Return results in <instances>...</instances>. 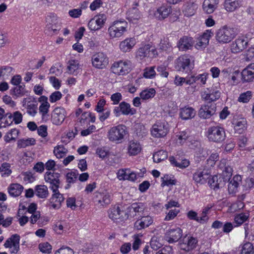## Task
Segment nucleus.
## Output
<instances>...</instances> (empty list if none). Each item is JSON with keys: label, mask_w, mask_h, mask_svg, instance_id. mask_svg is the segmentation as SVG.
<instances>
[{"label": "nucleus", "mask_w": 254, "mask_h": 254, "mask_svg": "<svg viewBox=\"0 0 254 254\" xmlns=\"http://www.w3.org/2000/svg\"><path fill=\"white\" fill-rule=\"evenodd\" d=\"M221 93L216 86H212L204 89L201 93L202 100L208 102H214L220 97Z\"/></svg>", "instance_id": "obj_8"}, {"label": "nucleus", "mask_w": 254, "mask_h": 254, "mask_svg": "<svg viewBox=\"0 0 254 254\" xmlns=\"http://www.w3.org/2000/svg\"><path fill=\"white\" fill-rule=\"evenodd\" d=\"M131 66L130 61H120L115 62L111 66L112 71L117 75H125L130 70Z\"/></svg>", "instance_id": "obj_7"}, {"label": "nucleus", "mask_w": 254, "mask_h": 254, "mask_svg": "<svg viewBox=\"0 0 254 254\" xmlns=\"http://www.w3.org/2000/svg\"><path fill=\"white\" fill-rule=\"evenodd\" d=\"M197 242L196 238L186 235L180 241V248L184 251L189 252L196 247Z\"/></svg>", "instance_id": "obj_14"}, {"label": "nucleus", "mask_w": 254, "mask_h": 254, "mask_svg": "<svg viewBox=\"0 0 254 254\" xmlns=\"http://www.w3.org/2000/svg\"><path fill=\"white\" fill-rule=\"evenodd\" d=\"M169 131L168 124L165 122H157L153 125L151 133L152 136L161 138L165 136Z\"/></svg>", "instance_id": "obj_9"}, {"label": "nucleus", "mask_w": 254, "mask_h": 254, "mask_svg": "<svg viewBox=\"0 0 254 254\" xmlns=\"http://www.w3.org/2000/svg\"><path fill=\"white\" fill-rule=\"evenodd\" d=\"M155 93V90L153 88H149L142 91L139 95L141 99L145 100L153 98Z\"/></svg>", "instance_id": "obj_48"}, {"label": "nucleus", "mask_w": 254, "mask_h": 254, "mask_svg": "<svg viewBox=\"0 0 254 254\" xmlns=\"http://www.w3.org/2000/svg\"><path fill=\"white\" fill-rule=\"evenodd\" d=\"M43 218L41 217L40 213L39 211H37L33 214H32L31 216L30 217V223L31 224H35L36 222L40 225L42 223Z\"/></svg>", "instance_id": "obj_59"}, {"label": "nucleus", "mask_w": 254, "mask_h": 254, "mask_svg": "<svg viewBox=\"0 0 254 254\" xmlns=\"http://www.w3.org/2000/svg\"><path fill=\"white\" fill-rule=\"evenodd\" d=\"M67 151L63 145H58L55 147L54 153L58 158H62L66 155Z\"/></svg>", "instance_id": "obj_51"}, {"label": "nucleus", "mask_w": 254, "mask_h": 254, "mask_svg": "<svg viewBox=\"0 0 254 254\" xmlns=\"http://www.w3.org/2000/svg\"><path fill=\"white\" fill-rule=\"evenodd\" d=\"M13 95L15 96L16 97H22L26 95L28 92L25 88V86L20 85L15 87L12 90Z\"/></svg>", "instance_id": "obj_46"}, {"label": "nucleus", "mask_w": 254, "mask_h": 254, "mask_svg": "<svg viewBox=\"0 0 254 254\" xmlns=\"http://www.w3.org/2000/svg\"><path fill=\"white\" fill-rule=\"evenodd\" d=\"M182 230L180 228L171 229L166 232L165 239L169 243L176 242L182 237Z\"/></svg>", "instance_id": "obj_17"}, {"label": "nucleus", "mask_w": 254, "mask_h": 254, "mask_svg": "<svg viewBox=\"0 0 254 254\" xmlns=\"http://www.w3.org/2000/svg\"><path fill=\"white\" fill-rule=\"evenodd\" d=\"M36 195L41 198H45L49 195L48 188L45 185H37L35 188Z\"/></svg>", "instance_id": "obj_40"}, {"label": "nucleus", "mask_w": 254, "mask_h": 254, "mask_svg": "<svg viewBox=\"0 0 254 254\" xmlns=\"http://www.w3.org/2000/svg\"><path fill=\"white\" fill-rule=\"evenodd\" d=\"M127 23L125 20H117L112 23L108 28V33L111 39L121 37L127 31Z\"/></svg>", "instance_id": "obj_2"}, {"label": "nucleus", "mask_w": 254, "mask_h": 254, "mask_svg": "<svg viewBox=\"0 0 254 254\" xmlns=\"http://www.w3.org/2000/svg\"><path fill=\"white\" fill-rule=\"evenodd\" d=\"M39 249L43 253L50 254L52 252V247L48 242H44L39 245Z\"/></svg>", "instance_id": "obj_58"}, {"label": "nucleus", "mask_w": 254, "mask_h": 254, "mask_svg": "<svg viewBox=\"0 0 254 254\" xmlns=\"http://www.w3.org/2000/svg\"><path fill=\"white\" fill-rule=\"evenodd\" d=\"M241 74L244 81H252L254 78V64L249 65L243 70Z\"/></svg>", "instance_id": "obj_29"}, {"label": "nucleus", "mask_w": 254, "mask_h": 254, "mask_svg": "<svg viewBox=\"0 0 254 254\" xmlns=\"http://www.w3.org/2000/svg\"><path fill=\"white\" fill-rule=\"evenodd\" d=\"M236 36L233 28L224 26L220 28L216 34V39L220 43H228L230 42Z\"/></svg>", "instance_id": "obj_4"}, {"label": "nucleus", "mask_w": 254, "mask_h": 254, "mask_svg": "<svg viewBox=\"0 0 254 254\" xmlns=\"http://www.w3.org/2000/svg\"><path fill=\"white\" fill-rule=\"evenodd\" d=\"M10 165L8 163H3L0 167V173L2 177L9 176L11 173L10 169Z\"/></svg>", "instance_id": "obj_56"}, {"label": "nucleus", "mask_w": 254, "mask_h": 254, "mask_svg": "<svg viewBox=\"0 0 254 254\" xmlns=\"http://www.w3.org/2000/svg\"><path fill=\"white\" fill-rule=\"evenodd\" d=\"M121 113L124 115H132L135 113L136 110L131 108L129 104L126 102H121L119 106Z\"/></svg>", "instance_id": "obj_39"}, {"label": "nucleus", "mask_w": 254, "mask_h": 254, "mask_svg": "<svg viewBox=\"0 0 254 254\" xmlns=\"http://www.w3.org/2000/svg\"><path fill=\"white\" fill-rule=\"evenodd\" d=\"M159 47V49L162 51H166L170 50L172 46L169 43L168 39H164L161 40Z\"/></svg>", "instance_id": "obj_62"}, {"label": "nucleus", "mask_w": 254, "mask_h": 254, "mask_svg": "<svg viewBox=\"0 0 254 254\" xmlns=\"http://www.w3.org/2000/svg\"><path fill=\"white\" fill-rule=\"evenodd\" d=\"M136 43V40L134 37L127 38L120 43L119 49L123 53L129 52Z\"/></svg>", "instance_id": "obj_23"}, {"label": "nucleus", "mask_w": 254, "mask_h": 254, "mask_svg": "<svg viewBox=\"0 0 254 254\" xmlns=\"http://www.w3.org/2000/svg\"><path fill=\"white\" fill-rule=\"evenodd\" d=\"M6 117L9 119V121H6L8 125H11L13 122H14L15 124H19L22 121V115L19 111L14 112L13 115L11 113H6Z\"/></svg>", "instance_id": "obj_37"}, {"label": "nucleus", "mask_w": 254, "mask_h": 254, "mask_svg": "<svg viewBox=\"0 0 254 254\" xmlns=\"http://www.w3.org/2000/svg\"><path fill=\"white\" fill-rule=\"evenodd\" d=\"M218 154L215 152H213L211 154L210 157L207 160V163L209 166L212 167L215 165V162L218 160Z\"/></svg>", "instance_id": "obj_63"}, {"label": "nucleus", "mask_w": 254, "mask_h": 254, "mask_svg": "<svg viewBox=\"0 0 254 254\" xmlns=\"http://www.w3.org/2000/svg\"><path fill=\"white\" fill-rule=\"evenodd\" d=\"M59 188L52 190L53 194L50 199L49 206L53 209H59L62 203L64 202V198L63 195L58 190Z\"/></svg>", "instance_id": "obj_13"}, {"label": "nucleus", "mask_w": 254, "mask_h": 254, "mask_svg": "<svg viewBox=\"0 0 254 254\" xmlns=\"http://www.w3.org/2000/svg\"><path fill=\"white\" fill-rule=\"evenodd\" d=\"M19 240L20 236L18 235H13L5 241L4 246L9 248L10 253L16 254L19 250Z\"/></svg>", "instance_id": "obj_16"}, {"label": "nucleus", "mask_w": 254, "mask_h": 254, "mask_svg": "<svg viewBox=\"0 0 254 254\" xmlns=\"http://www.w3.org/2000/svg\"><path fill=\"white\" fill-rule=\"evenodd\" d=\"M153 222V219L151 216H142L135 222L134 228L136 230H141L149 226Z\"/></svg>", "instance_id": "obj_24"}, {"label": "nucleus", "mask_w": 254, "mask_h": 254, "mask_svg": "<svg viewBox=\"0 0 254 254\" xmlns=\"http://www.w3.org/2000/svg\"><path fill=\"white\" fill-rule=\"evenodd\" d=\"M128 134L127 127L120 124L111 127L107 132V138L111 142L117 144L122 143Z\"/></svg>", "instance_id": "obj_1"}, {"label": "nucleus", "mask_w": 254, "mask_h": 254, "mask_svg": "<svg viewBox=\"0 0 254 254\" xmlns=\"http://www.w3.org/2000/svg\"><path fill=\"white\" fill-rule=\"evenodd\" d=\"M241 182V176H235L230 181L228 185V190L229 193H235L237 191L238 186H239Z\"/></svg>", "instance_id": "obj_33"}, {"label": "nucleus", "mask_w": 254, "mask_h": 254, "mask_svg": "<svg viewBox=\"0 0 254 254\" xmlns=\"http://www.w3.org/2000/svg\"><path fill=\"white\" fill-rule=\"evenodd\" d=\"M169 161L172 165L181 169L188 167L190 164V161L186 159L182 160L181 162H178L173 156L169 157Z\"/></svg>", "instance_id": "obj_45"}, {"label": "nucleus", "mask_w": 254, "mask_h": 254, "mask_svg": "<svg viewBox=\"0 0 254 254\" xmlns=\"http://www.w3.org/2000/svg\"><path fill=\"white\" fill-rule=\"evenodd\" d=\"M79 68V63L76 60H69L67 64V69L69 74H74Z\"/></svg>", "instance_id": "obj_50"}, {"label": "nucleus", "mask_w": 254, "mask_h": 254, "mask_svg": "<svg viewBox=\"0 0 254 254\" xmlns=\"http://www.w3.org/2000/svg\"><path fill=\"white\" fill-rule=\"evenodd\" d=\"M13 68L8 66H2L0 68V78L2 77L3 79H7L10 76L13 74Z\"/></svg>", "instance_id": "obj_49"}, {"label": "nucleus", "mask_w": 254, "mask_h": 254, "mask_svg": "<svg viewBox=\"0 0 254 254\" xmlns=\"http://www.w3.org/2000/svg\"><path fill=\"white\" fill-rule=\"evenodd\" d=\"M194 44V41L192 37L183 36L178 42L177 47L181 51H186L192 49Z\"/></svg>", "instance_id": "obj_20"}, {"label": "nucleus", "mask_w": 254, "mask_h": 254, "mask_svg": "<svg viewBox=\"0 0 254 254\" xmlns=\"http://www.w3.org/2000/svg\"><path fill=\"white\" fill-rule=\"evenodd\" d=\"M226 164L227 161L225 159H222L218 166L222 170L223 173H225L227 174V177H230L232 175V169L229 166H227Z\"/></svg>", "instance_id": "obj_53"}, {"label": "nucleus", "mask_w": 254, "mask_h": 254, "mask_svg": "<svg viewBox=\"0 0 254 254\" xmlns=\"http://www.w3.org/2000/svg\"><path fill=\"white\" fill-rule=\"evenodd\" d=\"M241 0H225V8L227 11L232 12L239 7Z\"/></svg>", "instance_id": "obj_41"}, {"label": "nucleus", "mask_w": 254, "mask_h": 254, "mask_svg": "<svg viewBox=\"0 0 254 254\" xmlns=\"http://www.w3.org/2000/svg\"><path fill=\"white\" fill-rule=\"evenodd\" d=\"M213 33L210 30H206L201 35L197 38L195 48L201 50L204 49L208 45L209 39L212 36Z\"/></svg>", "instance_id": "obj_15"}, {"label": "nucleus", "mask_w": 254, "mask_h": 254, "mask_svg": "<svg viewBox=\"0 0 254 254\" xmlns=\"http://www.w3.org/2000/svg\"><path fill=\"white\" fill-rule=\"evenodd\" d=\"M66 116V113L64 109L57 107L51 113V121L54 125L60 126L64 122Z\"/></svg>", "instance_id": "obj_11"}, {"label": "nucleus", "mask_w": 254, "mask_h": 254, "mask_svg": "<svg viewBox=\"0 0 254 254\" xmlns=\"http://www.w3.org/2000/svg\"><path fill=\"white\" fill-rule=\"evenodd\" d=\"M109 62V58L106 54L103 52H96L92 55L91 64L95 68L104 69L108 65Z\"/></svg>", "instance_id": "obj_5"}, {"label": "nucleus", "mask_w": 254, "mask_h": 254, "mask_svg": "<svg viewBox=\"0 0 254 254\" xmlns=\"http://www.w3.org/2000/svg\"><path fill=\"white\" fill-rule=\"evenodd\" d=\"M36 143V140L33 138H22L18 140L17 144L19 148H25Z\"/></svg>", "instance_id": "obj_43"}, {"label": "nucleus", "mask_w": 254, "mask_h": 254, "mask_svg": "<svg viewBox=\"0 0 254 254\" xmlns=\"http://www.w3.org/2000/svg\"><path fill=\"white\" fill-rule=\"evenodd\" d=\"M224 180L222 177L218 176H213L208 178V184L213 190L218 189L222 187L224 184Z\"/></svg>", "instance_id": "obj_32"}, {"label": "nucleus", "mask_w": 254, "mask_h": 254, "mask_svg": "<svg viewBox=\"0 0 254 254\" xmlns=\"http://www.w3.org/2000/svg\"><path fill=\"white\" fill-rule=\"evenodd\" d=\"M23 190V187L19 184H11L8 188L9 194L13 197H17L20 195Z\"/></svg>", "instance_id": "obj_36"}, {"label": "nucleus", "mask_w": 254, "mask_h": 254, "mask_svg": "<svg viewBox=\"0 0 254 254\" xmlns=\"http://www.w3.org/2000/svg\"><path fill=\"white\" fill-rule=\"evenodd\" d=\"M141 14L138 9L134 7H132L131 9L127 12V19L130 22L135 23L140 18Z\"/></svg>", "instance_id": "obj_38"}, {"label": "nucleus", "mask_w": 254, "mask_h": 254, "mask_svg": "<svg viewBox=\"0 0 254 254\" xmlns=\"http://www.w3.org/2000/svg\"><path fill=\"white\" fill-rule=\"evenodd\" d=\"M252 33L249 32L238 37L230 46L232 53L237 54L241 52L247 47L248 43L252 39Z\"/></svg>", "instance_id": "obj_3"}, {"label": "nucleus", "mask_w": 254, "mask_h": 254, "mask_svg": "<svg viewBox=\"0 0 254 254\" xmlns=\"http://www.w3.org/2000/svg\"><path fill=\"white\" fill-rule=\"evenodd\" d=\"M13 218L11 217H8L4 219L3 215L0 213V224L3 227H8L9 226L12 222Z\"/></svg>", "instance_id": "obj_61"}, {"label": "nucleus", "mask_w": 254, "mask_h": 254, "mask_svg": "<svg viewBox=\"0 0 254 254\" xmlns=\"http://www.w3.org/2000/svg\"><path fill=\"white\" fill-rule=\"evenodd\" d=\"M254 253L253 246L252 243L248 242L245 243L241 250V254H253Z\"/></svg>", "instance_id": "obj_57"}, {"label": "nucleus", "mask_w": 254, "mask_h": 254, "mask_svg": "<svg viewBox=\"0 0 254 254\" xmlns=\"http://www.w3.org/2000/svg\"><path fill=\"white\" fill-rule=\"evenodd\" d=\"M124 213V212L121 210L119 206H112L108 210L109 217L113 221L122 219Z\"/></svg>", "instance_id": "obj_28"}, {"label": "nucleus", "mask_w": 254, "mask_h": 254, "mask_svg": "<svg viewBox=\"0 0 254 254\" xmlns=\"http://www.w3.org/2000/svg\"><path fill=\"white\" fill-rule=\"evenodd\" d=\"M252 95L251 91H248L246 92L240 94L238 98V101L240 102L247 103L251 99Z\"/></svg>", "instance_id": "obj_60"}, {"label": "nucleus", "mask_w": 254, "mask_h": 254, "mask_svg": "<svg viewBox=\"0 0 254 254\" xmlns=\"http://www.w3.org/2000/svg\"><path fill=\"white\" fill-rule=\"evenodd\" d=\"M19 130L13 128L9 130L4 136V140L6 142H9L12 140H15L19 134Z\"/></svg>", "instance_id": "obj_54"}, {"label": "nucleus", "mask_w": 254, "mask_h": 254, "mask_svg": "<svg viewBox=\"0 0 254 254\" xmlns=\"http://www.w3.org/2000/svg\"><path fill=\"white\" fill-rule=\"evenodd\" d=\"M106 16L102 14L95 16L88 22V28L92 31H97L103 27L106 21Z\"/></svg>", "instance_id": "obj_12"}, {"label": "nucleus", "mask_w": 254, "mask_h": 254, "mask_svg": "<svg viewBox=\"0 0 254 254\" xmlns=\"http://www.w3.org/2000/svg\"><path fill=\"white\" fill-rule=\"evenodd\" d=\"M73 251L68 247H62L55 254H73Z\"/></svg>", "instance_id": "obj_64"}, {"label": "nucleus", "mask_w": 254, "mask_h": 254, "mask_svg": "<svg viewBox=\"0 0 254 254\" xmlns=\"http://www.w3.org/2000/svg\"><path fill=\"white\" fill-rule=\"evenodd\" d=\"M22 106L26 110L27 113L34 117L37 113V104L31 98H25L22 101Z\"/></svg>", "instance_id": "obj_18"}, {"label": "nucleus", "mask_w": 254, "mask_h": 254, "mask_svg": "<svg viewBox=\"0 0 254 254\" xmlns=\"http://www.w3.org/2000/svg\"><path fill=\"white\" fill-rule=\"evenodd\" d=\"M247 121L245 119L237 121L234 126L235 132L238 134L242 133L246 128Z\"/></svg>", "instance_id": "obj_47"}, {"label": "nucleus", "mask_w": 254, "mask_h": 254, "mask_svg": "<svg viewBox=\"0 0 254 254\" xmlns=\"http://www.w3.org/2000/svg\"><path fill=\"white\" fill-rule=\"evenodd\" d=\"M46 26L51 29L54 32L58 31V29L54 28V25L58 24L59 18L54 13H50L46 17Z\"/></svg>", "instance_id": "obj_34"}, {"label": "nucleus", "mask_w": 254, "mask_h": 254, "mask_svg": "<svg viewBox=\"0 0 254 254\" xmlns=\"http://www.w3.org/2000/svg\"><path fill=\"white\" fill-rule=\"evenodd\" d=\"M142 147L139 142L135 140H130L128 142L127 146V153L130 156H135L141 151Z\"/></svg>", "instance_id": "obj_26"}, {"label": "nucleus", "mask_w": 254, "mask_h": 254, "mask_svg": "<svg viewBox=\"0 0 254 254\" xmlns=\"http://www.w3.org/2000/svg\"><path fill=\"white\" fill-rule=\"evenodd\" d=\"M207 136L210 141L221 142L225 139L226 135L223 128L215 126L208 129Z\"/></svg>", "instance_id": "obj_6"}, {"label": "nucleus", "mask_w": 254, "mask_h": 254, "mask_svg": "<svg viewBox=\"0 0 254 254\" xmlns=\"http://www.w3.org/2000/svg\"><path fill=\"white\" fill-rule=\"evenodd\" d=\"M172 12L171 6L162 5L157 8L154 12V16L159 20L164 19L167 17Z\"/></svg>", "instance_id": "obj_27"}, {"label": "nucleus", "mask_w": 254, "mask_h": 254, "mask_svg": "<svg viewBox=\"0 0 254 254\" xmlns=\"http://www.w3.org/2000/svg\"><path fill=\"white\" fill-rule=\"evenodd\" d=\"M93 197L96 205L100 206H106L110 204L112 200L111 193L108 192H96Z\"/></svg>", "instance_id": "obj_10"}, {"label": "nucleus", "mask_w": 254, "mask_h": 254, "mask_svg": "<svg viewBox=\"0 0 254 254\" xmlns=\"http://www.w3.org/2000/svg\"><path fill=\"white\" fill-rule=\"evenodd\" d=\"M210 175L207 171L198 168L193 174V180L197 184L202 185L206 183Z\"/></svg>", "instance_id": "obj_22"}, {"label": "nucleus", "mask_w": 254, "mask_h": 254, "mask_svg": "<svg viewBox=\"0 0 254 254\" xmlns=\"http://www.w3.org/2000/svg\"><path fill=\"white\" fill-rule=\"evenodd\" d=\"M196 114L193 108L189 106H185L180 109V116L183 120H189L193 118Z\"/></svg>", "instance_id": "obj_31"}, {"label": "nucleus", "mask_w": 254, "mask_h": 254, "mask_svg": "<svg viewBox=\"0 0 254 254\" xmlns=\"http://www.w3.org/2000/svg\"><path fill=\"white\" fill-rule=\"evenodd\" d=\"M190 59L187 56L184 55L180 57L177 61V64L179 67V70H185L189 68Z\"/></svg>", "instance_id": "obj_35"}, {"label": "nucleus", "mask_w": 254, "mask_h": 254, "mask_svg": "<svg viewBox=\"0 0 254 254\" xmlns=\"http://www.w3.org/2000/svg\"><path fill=\"white\" fill-rule=\"evenodd\" d=\"M219 0H204L202 4L203 10L206 13L213 12L217 6Z\"/></svg>", "instance_id": "obj_30"}, {"label": "nucleus", "mask_w": 254, "mask_h": 254, "mask_svg": "<svg viewBox=\"0 0 254 254\" xmlns=\"http://www.w3.org/2000/svg\"><path fill=\"white\" fill-rule=\"evenodd\" d=\"M216 109V106L213 104H207L202 106L199 111V116L203 119H209L215 114Z\"/></svg>", "instance_id": "obj_21"}, {"label": "nucleus", "mask_w": 254, "mask_h": 254, "mask_svg": "<svg viewBox=\"0 0 254 254\" xmlns=\"http://www.w3.org/2000/svg\"><path fill=\"white\" fill-rule=\"evenodd\" d=\"M38 101L41 103L39 107V113L41 115L42 119H44L48 115L50 105L48 101V98L45 96H41L39 97Z\"/></svg>", "instance_id": "obj_25"}, {"label": "nucleus", "mask_w": 254, "mask_h": 254, "mask_svg": "<svg viewBox=\"0 0 254 254\" xmlns=\"http://www.w3.org/2000/svg\"><path fill=\"white\" fill-rule=\"evenodd\" d=\"M197 8V5L193 2L189 1L187 4L184 10L186 16L189 17L193 15Z\"/></svg>", "instance_id": "obj_44"}, {"label": "nucleus", "mask_w": 254, "mask_h": 254, "mask_svg": "<svg viewBox=\"0 0 254 254\" xmlns=\"http://www.w3.org/2000/svg\"><path fill=\"white\" fill-rule=\"evenodd\" d=\"M168 157V153L164 150H160L155 152L153 154V161L156 163H159L161 161L166 159Z\"/></svg>", "instance_id": "obj_52"}, {"label": "nucleus", "mask_w": 254, "mask_h": 254, "mask_svg": "<svg viewBox=\"0 0 254 254\" xmlns=\"http://www.w3.org/2000/svg\"><path fill=\"white\" fill-rule=\"evenodd\" d=\"M155 75V66L147 67L143 70V76L146 78L152 79Z\"/></svg>", "instance_id": "obj_55"}, {"label": "nucleus", "mask_w": 254, "mask_h": 254, "mask_svg": "<svg viewBox=\"0 0 254 254\" xmlns=\"http://www.w3.org/2000/svg\"><path fill=\"white\" fill-rule=\"evenodd\" d=\"M151 46L149 45H146L139 48L136 52V57L142 60L145 57H149L150 55V49Z\"/></svg>", "instance_id": "obj_42"}, {"label": "nucleus", "mask_w": 254, "mask_h": 254, "mask_svg": "<svg viewBox=\"0 0 254 254\" xmlns=\"http://www.w3.org/2000/svg\"><path fill=\"white\" fill-rule=\"evenodd\" d=\"M59 177L60 175L58 173L47 172L45 174L44 179L46 182L51 184L50 189L53 190L59 188L60 184Z\"/></svg>", "instance_id": "obj_19"}]
</instances>
